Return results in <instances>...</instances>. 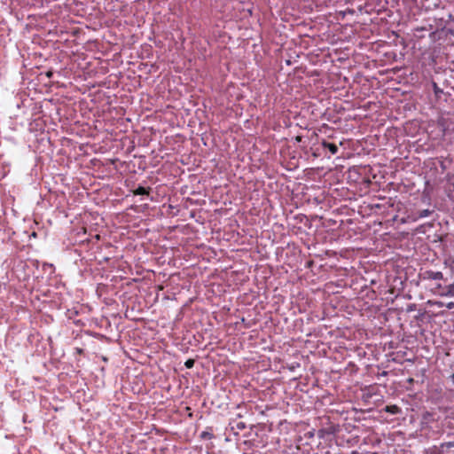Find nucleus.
Here are the masks:
<instances>
[{
  "label": "nucleus",
  "instance_id": "nucleus-1",
  "mask_svg": "<svg viewBox=\"0 0 454 454\" xmlns=\"http://www.w3.org/2000/svg\"><path fill=\"white\" fill-rule=\"evenodd\" d=\"M322 146L324 148H327L332 154H336L339 150L338 146L335 144L329 143L325 140L322 141Z\"/></svg>",
  "mask_w": 454,
  "mask_h": 454
},
{
  "label": "nucleus",
  "instance_id": "nucleus-2",
  "mask_svg": "<svg viewBox=\"0 0 454 454\" xmlns=\"http://www.w3.org/2000/svg\"><path fill=\"white\" fill-rule=\"evenodd\" d=\"M427 278L434 280H442L443 279V274L441 271H427Z\"/></svg>",
  "mask_w": 454,
  "mask_h": 454
},
{
  "label": "nucleus",
  "instance_id": "nucleus-3",
  "mask_svg": "<svg viewBox=\"0 0 454 454\" xmlns=\"http://www.w3.org/2000/svg\"><path fill=\"white\" fill-rule=\"evenodd\" d=\"M231 429L232 430L237 429L238 431H242V430H244L247 427L245 422L238 421V420H233L231 423Z\"/></svg>",
  "mask_w": 454,
  "mask_h": 454
},
{
  "label": "nucleus",
  "instance_id": "nucleus-4",
  "mask_svg": "<svg viewBox=\"0 0 454 454\" xmlns=\"http://www.w3.org/2000/svg\"><path fill=\"white\" fill-rule=\"evenodd\" d=\"M384 411L391 414H399L401 412V408L395 404L387 405L384 408Z\"/></svg>",
  "mask_w": 454,
  "mask_h": 454
},
{
  "label": "nucleus",
  "instance_id": "nucleus-5",
  "mask_svg": "<svg viewBox=\"0 0 454 454\" xmlns=\"http://www.w3.org/2000/svg\"><path fill=\"white\" fill-rule=\"evenodd\" d=\"M442 296H450L454 298V282L445 287V291L441 294Z\"/></svg>",
  "mask_w": 454,
  "mask_h": 454
},
{
  "label": "nucleus",
  "instance_id": "nucleus-6",
  "mask_svg": "<svg viewBox=\"0 0 454 454\" xmlns=\"http://www.w3.org/2000/svg\"><path fill=\"white\" fill-rule=\"evenodd\" d=\"M150 188H145L143 186H138L136 190H134V195H148Z\"/></svg>",
  "mask_w": 454,
  "mask_h": 454
},
{
  "label": "nucleus",
  "instance_id": "nucleus-7",
  "mask_svg": "<svg viewBox=\"0 0 454 454\" xmlns=\"http://www.w3.org/2000/svg\"><path fill=\"white\" fill-rule=\"evenodd\" d=\"M432 214V211L429 210V209H423V210H420L418 212V215L417 217L415 218L416 219H419V218H424V217H427L429 216L430 215Z\"/></svg>",
  "mask_w": 454,
  "mask_h": 454
},
{
  "label": "nucleus",
  "instance_id": "nucleus-8",
  "mask_svg": "<svg viewBox=\"0 0 454 454\" xmlns=\"http://www.w3.org/2000/svg\"><path fill=\"white\" fill-rule=\"evenodd\" d=\"M200 437L202 439H212L213 438V434L209 433V432L204 431V432L201 433Z\"/></svg>",
  "mask_w": 454,
  "mask_h": 454
},
{
  "label": "nucleus",
  "instance_id": "nucleus-9",
  "mask_svg": "<svg viewBox=\"0 0 454 454\" xmlns=\"http://www.w3.org/2000/svg\"><path fill=\"white\" fill-rule=\"evenodd\" d=\"M184 365L186 368L190 369V368H192L193 365H194V360L193 359H188L185 363H184Z\"/></svg>",
  "mask_w": 454,
  "mask_h": 454
},
{
  "label": "nucleus",
  "instance_id": "nucleus-10",
  "mask_svg": "<svg viewBox=\"0 0 454 454\" xmlns=\"http://www.w3.org/2000/svg\"><path fill=\"white\" fill-rule=\"evenodd\" d=\"M434 305L439 307V308H442L443 306H445V304L442 302V301H435L433 302Z\"/></svg>",
  "mask_w": 454,
  "mask_h": 454
},
{
  "label": "nucleus",
  "instance_id": "nucleus-11",
  "mask_svg": "<svg viewBox=\"0 0 454 454\" xmlns=\"http://www.w3.org/2000/svg\"><path fill=\"white\" fill-rule=\"evenodd\" d=\"M445 307H446L447 309H453V308H454V302L450 301V302H449V303L445 304Z\"/></svg>",
  "mask_w": 454,
  "mask_h": 454
},
{
  "label": "nucleus",
  "instance_id": "nucleus-12",
  "mask_svg": "<svg viewBox=\"0 0 454 454\" xmlns=\"http://www.w3.org/2000/svg\"><path fill=\"white\" fill-rule=\"evenodd\" d=\"M52 75H53V72L52 71L50 70V71L46 72V76L47 77L51 78Z\"/></svg>",
  "mask_w": 454,
  "mask_h": 454
},
{
  "label": "nucleus",
  "instance_id": "nucleus-13",
  "mask_svg": "<svg viewBox=\"0 0 454 454\" xmlns=\"http://www.w3.org/2000/svg\"><path fill=\"white\" fill-rule=\"evenodd\" d=\"M447 446L448 447H454V442H448Z\"/></svg>",
  "mask_w": 454,
  "mask_h": 454
},
{
  "label": "nucleus",
  "instance_id": "nucleus-14",
  "mask_svg": "<svg viewBox=\"0 0 454 454\" xmlns=\"http://www.w3.org/2000/svg\"><path fill=\"white\" fill-rule=\"evenodd\" d=\"M295 139H296V141L301 142V137L297 136Z\"/></svg>",
  "mask_w": 454,
  "mask_h": 454
},
{
  "label": "nucleus",
  "instance_id": "nucleus-15",
  "mask_svg": "<svg viewBox=\"0 0 454 454\" xmlns=\"http://www.w3.org/2000/svg\"><path fill=\"white\" fill-rule=\"evenodd\" d=\"M450 380L454 383V373L450 375Z\"/></svg>",
  "mask_w": 454,
  "mask_h": 454
},
{
  "label": "nucleus",
  "instance_id": "nucleus-16",
  "mask_svg": "<svg viewBox=\"0 0 454 454\" xmlns=\"http://www.w3.org/2000/svg\"><path fill=\"white\" fill-rule=\"evenodd\" d=\"M95 238H96L97 239H100V236H99L98 234H97V235L95 236Z\"/></svg>",
  "mask_w": 454,
  "mask_h": 454
},
{
  "label": "nucleus",
  "instance_id": "nucleus-17",
  "mask_svg": "<svg viewBox=\"0 0 454 454\" xmlns=\"http://www.w3.org/2000/svg\"><path fill=\"white\" fill-rule=\"evenodd\" d=\"M370 454H379V453L376 451H373V452H370Z\"/></svg>",
  "mask_w": 454,
  "mask_h": 454
},
{
  "label": "nucleus",
  "instance_id": "nucleus-18",
  "mask_svg": "<svg viewBox=\"0 0 454 454\" xmlns=\"http://www.w3.org/2000/svg\"><path fill=\"white\" fill-rule=\"evenodd\" d=\"M352 454H357V452L356 450L352 451Z\"/></svg>",
  "mask_w": 454,
  "mask_h": 454
}]
</instances>
